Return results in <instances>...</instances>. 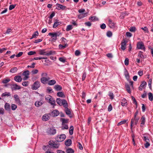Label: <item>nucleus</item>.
<instances>
[{
	"instance_id": "1",
	"label": "nucleus",
	"mask_w": 153,
	"mask_h": 153,
	"mask_svg": "<svg viewBox=\"0 0 153 153\" xmlns=\"http://www.w3.org/2000/svg\"><path fill=\"white\" fill-rule=\"evenodd\" d=\"M107 25L110 28L112 29H117V27L116 25V23L111 20L109 17L107 18Z\"/></svg>"
},
{
	"instance_id": "2",
	"label": "nucleus",
	"mask_w": 153,
	"mask_h": 153,
	"mask_svg": "<svg viewBox=\"0 0 153 153\" xmlns=\"http://www.w3.org/2000/svg\"><path fill=\"white\" fill-rule=\"evenodd\" d=\"M46 132L48 135H52L56 133V130L53 128H50L47 129Z\"/></svg>"
},
{
	"instance_id": "3",
	"label": "nucleus",
	"mask_w": 153,
	"mask_h": 153,
	"mask_svg": "<svg viewBox=\"0 0 153 153\" xmlns=\"http://www.w3.org/2000/svg\"><path fill=\"white\" fill-rule=\"evenodd\" d=\"M66 137V136L65 134H62L60 135H58L57 136L56 140L58 142H62L64 141Z\"/></svg>"
},
{
	"instance_id": "4",
	"label": "nucleus",
	"mask_w": 153,
	"mask_h": 153,
	"mask_svg": "<svg viewBox=\"0 0 153 153\" xmlns=\"http://www.w3.org/2000/svg\"><path fill=\"white\" fill-rule=\"evenodd\" d=\"M40 86V83L39 81H36L32 86V89L33 90H36L39 88Z\"/></svg>"
},
{
	"instance_id": "5",
	"label": "nucleus",
	"mask_w": 153,
	"mask_h": 153,
	"mask_svg": "<svg viewBox=\"0 0 153 153\" xmlns=\"http://www.w3.org/2000/svg\"><path fill=\"white\" fill-rule=\"evenodd\" d=\"M137 48L139 49L143 50L144 51H145V48L144 43L142 41L139 42L137 43Z\"/></svg>"
},
{
	"instance_id": "6",
	"label": "nucleus",
	"mask_w": 153,
	"mask_h": 153,
	"mask_svg": "<svg viewBox=\"0 0 153 153\" xmlns=\"http://www.w3.org/2000/svg\"><path fill=\"white\" fill-rule=\"evenodd\" d=\"M50 78L48 77H41L40 78V81L42 83L44 84H45L48 83L49 80L50 79Z\"/></svg>"
},
{
	"instance_id": "7",
	"label": "nucleus",
	"mask_w": 153,
	"mask_h": 153,
	"mask_svg": "<svg viewBox=\"0 0 153 153\" xmlns=\"http://www.w3.org/2000/svg\"><path fill=\"white\" fill-rule=\"evenodd\" d=\"M11 88L12 90L13 91L20 89L21 87L16 84H13L11 85Z\"/></svg>"
},
{
	"instance_id": "8",
	"label": "nucleus",
	"mask_w": 153,
	"mask_h": 153,
	"mask_svg": "<svg viewBox=\"0 0 153 153\" xmlns=\"http://www.w3.org/2000/svg\"><path fill=\"white\" fill-rule=\"evenodd\" d=\"M139 120V117H137V118L135 119H131V125L130 127L131 128L132 130V128L133 127V125L134 123V121H135L134 124L135 125H136L138 122V120Z\"/></svg>"
},
{
	"instance_id": "9",
	"label": "nucleus",
	"mask_w": 153,
	"mask_h": 153,
	"mask_svg": "<svg viewBox=\"0 0 153 153\" xmlns=\"http://www.w3.org/2000/svg\"><path fill=\"white\" fill-rule=\"evenodd\" d=\"M29 71L28 70L25 71L23 72L22 74L25 76L23 78L24 80H27L29 77Z\"/></svg>"
},
{
	"instance_id": "10",
	"label": "nucleus",
	"mask_w": 153,
	"mask_h": 153,
	"mask_svg": "<svg viewBox=\"0 0 153 153\" xmlns=\"http://www.w3.org/2000/svg\"><path fill=\"white\" fill-rule=\"evenodd\" d=\"M127 41H126L124 39H123L121 43V49L123 51L125 50L126 49V44Z\"/></svg>"
},
{
	"instance_id": "11",
	"label": "nucleus",
	"mask_w": 153,
	"mask_h": 153,
	"mask_svg": "<svg viewBox=\"0 0 153 153\" xmlns=\"http://www.w3.org/2000/svg\"><path fill=\"white\" fill-rule=\"evenodd\" d=\"M15 100L16 103L19 105L21 104V101L18 96L17 94H15L14 96Z\"/></svg>"
},
{
	"instance_id": "12",
	"label": "nucleus",
	"mask_w": 153,
	"mask_h": 153,
	"mask_svg": "<svg viewBox=\"0 0 153 153\" xmlns=\"http://www.w3.org/2000/svg\"><path fill=\"white\" fill-rule=\"evenodd\" d=\"M140 120L141 123H140V126L141 127H143L146 122V118L144 115H143L142 116L140 119Z\"/></svg>"
},
{
	"instance_id": "13",
	"label": "nucleus",
	"mask_w": 153,
	"mask_h": 153,
	"mask_svg": "<svg viewBox=\"0 0 153 153\" xmlns=\"http://www.w3.org/2000/svg\"><path fill=\"white\" fill-rule=\"evenodd\" d=\"M48 35L51 36V37L53 38V39L54 40L56 39L57 36H59V35H58L57 33H49Z\"/></svg>"
},
{
	"instance_id": "14",
	"label": "nucleus",
	"mask_w": 153,
	"mask_h": 153,
	"mask_svg": "<svg viewBox=\"0 0 153 153\" xmlns=\"http://www.w3.org/2000/svg\"><path fill=\"white\" fill-rule=\"evenodd\" d=\"M56 5L57 6L56 7V9H58V10H63L65 9L66 8V7L63 5L62 4H59L57 3L56 4Z\"/></svg>"
},
{
	"instance_id": "15",
	"label": "nucleus",
	"mask_w": 153,
	"mask_h": 153,
	"mask_svg": "<svg viewBox=\"0 0 153 153\" xmlns=\"http://www.w3.org/2000/svg\"><path fill=\"white\" fill-rule=\"evenodd\" d=\"M48 102L50 103L51 105H53V108H54V106H55V100L52 98V97L48 101Z\"/></svg>"
},
{
	"instance_id": "16",
	"label": "nucleus",
	"mask_w": 153,
	"mask_h": 153,
	"mask_svg": "<svg viewBox=\"0 0 153 153\" xmlns=\"http://www.w3.org/2000/svg\"><path fill=\"white\" fill-rule=\"evenodd\" d=\"M14 79L17 82H20L22 81V79L20 76L17 75L14 77Z\"/></svg>"
},
{
	"instance_id": "17",
	"label": "nucleus",
	"mask_w": 153,
	"mask_h": 153,
	"mask_svg": "<svg viewBox=\"0 0 153 153\" xmlns=\"http://www.w3.org/2000/svg\"><path fill=\"white\" fill-rule=\"evenodd\" d=\"M59 114V111L57 110H53L51 114V115L53 117L57 116Z\"/></svg>"
},
{
	"instance_id": "18",
	"label": "nucleus",
	"mask_w": 153,
	"mask_h": 153,
	"mask_svg": "<svg viewBox=\"0 0 153 153\" xmlns=\"http://www.w3.org/2000/svg\"><path fill=\"white\" fill-rule=\"evenodd\" d=\"M4 108L6 110L10 111V106L8 103H6L4 105Z\"/></svg>"
},
{
	"instance_id": "19",
	"label": "nucleus",
	"mask_w": 153,
	"mask_h": 153,
	"mask_svg": "<svg viewBox=\"0 0 153 153\" xmlns=\"http://www.w3.org/2000/svg\"><path fill=\"white\" fill-rule=\"evenodd\" d=\"M39 54L40 55L47 56V53L45 51V49L39 50Z\"/></svg>"
},
{
	"instance_id": "20",
	"label": "nucleus",
	"mask_w": 153,
	"mask_h": 153,
	"mask_svg": "<svg viewBox=\"0 0 153 153\" xmlns=\"http://www.w3.org/2000/svg\"><path fill=\"white\" fill-rule=\"evenodd\" d=\"M49 144L51 146L57 149L59 148V145L57 143H55L54 142L52 143L50 142Z\"/></svg>"
},
{
	"instance_id": "21",
	"label": "nucleus",
	"mask_w": 153,
	"mask_h": 153,
	"mask_svg": "<svg viewBox=\"0 0 153 153\" xmlns=\"http://www.w3.org/2000/svg\"><path fill=\"white\" fill-rule=\"evenodd\" d=\"M72 143V141L70 139L66 140L65 142V144L67 146H70Z\"/></svg>"
},
{
	"instance_id": "22",
	"label": "nucleus",
	"mask_w": 153,
	"mask_h": 153,
	"mask_svg": "<svg viewBox=\"0 0 153 153\" xmlns=\"http://www.w3.org/2000/svg\"><path fill=\"white\" fill-rule=\"evenodd\" d=\"M56 83V81L54 79L49 80L48 82V84L50 85H52L55 84Z\"/></svg>"
},
{
	"instance_id": "23",
	"label": "nucleus",
	"mask_w": 153,
	"mask_h": 153,
	"mask_svg": "<svg viewBox=\"0 0 153 153\" xmlns=\"http://www.w3.org/2000/svg\"><path fill=\"white\" fill-rule=\"evenodd\" d=\"M61 104H62V105H63L65 108H67L68 107L67 102L65 100H62Z\"/></svg>"
},
{
	"instance_id": "24",
	"label": "nucleus",
	"mask_w": 153,
	"mask_h": 153,
	"mask_svg": "<svg viewBox=\"0 0 153 153\" xmlns=\"http://www.w3.org/2000/svg\"><path fill=\"white\" fill-rule=\"evenodd\" d=\"M122 102H121V104L122 106H124L127 105L128 103L127 100L125 98H123L122 100Z\"/></svg>"
},
{
	"instance_id": "25",
	"label": "nucleus",
	"mask_w": 153,
	"mask_h": 153,
	"mask_svg": "<svg viewBox=\"0 0 153 153\" xmlns=\"http://www.w3.org/2000/svg\"><path fill=\"white\" fill-rule=\"evenodd\" d=\"M54 88L56 91H60L62 89V88L60 85H56L54 86Z\"/></svg>"
},
{
	"instance_id": "26",
	"label": "nucleus",
	"mask_w": 153,
	"mask_h": 153,
	"mask_svg": "<svg viewBox=\"0 0 153 153\" xmlns=\"http://www.w3.org/2000/svg\"><path fill=\"white\" fill-rule=\"evenodd\" d=\"M125 87L127 92L129 94H131V91L130 86L128 84H126L125 85Z\"/></svg>"
},
{
	"instance_id": "27",
	"label": "nucleus",
	"mask_w": 153,
	"mask_h": 153,
	"mask_svg": "<svg viewBox=\"0 0 153 153\" xmlns=\"http://www.w3.org/2000/svg\"><path fill=\"white\" fill-rule=\"evenodd\" d=\"M57 95L59 97L65 98V96L63 92H59L57 93Z\"/></svg>"
},
{
	"instance_id": "28",
	"label": "nucleus",
	"mask_w": 153,
	"mask_h": 153,
	"mask_svg": "<svg viewBox=\"0 0 153 153\" xmlns=\"http://www.w3.org/2000/svg\"><path fill=\"white\" fill-rule=\"evenodd\" d=\"M143 52L141 51H139L138 53V57L141 59H144V57L143 54Z\"/></svg>"
},
{
	"instance_id": "29",
	"label": "nucleus",
	"mask_w": 153,
	"mask_h": 153,
	"mask_svg": "<svg viewBox=\"0 0 153 153\" xmlns=\"http://www.w3.org/2000/svg\"><path fill=\"white\" fill-rule=\"evenodd\" d=\"M60 121L62 122V124H65L67 123L68 122V120L67 119L61 118Z\"/></svg>"
},
{
	"instance_id": "30",
	"label": "nucleus",
	"mask_w": 153,
	"mask_h": 153,
	"mask_svg": "<svg viewBox=\"0 0 153 153\" xmlns=\"http://www.w3.org/2000/svg\"><path fill=\"white\" fill-rule=\"evenodd\" d=\"M61 22H55L54 23V24L53 25V28H55L56 27L59 25L61 24Z\"/></svg>"
},
{
	"instance_id": "31",
	"label": "nucleus",
	"mask_w": 153,
	"mask_h": 153,
	"mask_svg": "<svg viewBox=\"0 0 153 153\" xmlns=\"http://www.w3.org/2000/svg\"><path fill=\"white\" fill-rule=\"evenodd\" d=\"M149 99L150 101H152L153 100V94L149 92L148 93Z\"/></svg>"
},
{
	"instance_id": "32",
	"label": "nucleus",
	"mask_w": 153,
	"mask_h": 153,
	"mask_svg": "<svg viewBox=\"0 0 153 153\" xmlns=\"http://www.w3.org/2000/svg\"><path fill=\"white\" fill-rule=\"evenodd\" d=\"M43 104V103L41 102L36 101L35 102V105L36 106L38 107L42 105Z\"/></svg>"
},
{
	"instance_id": "33",
	"label": "nucleus",
	"mask_w": 153,
	"mask_h": 153,
	"mask_svg": "<svg viewBox=\"0 0 153 153\" xmlns=\"http://www.w3.org/2000/svg\"><path fill=\"white\" fill-rule=\"evenodd\" d=\"M107 36L108 37H111L113 35L111 31H108L106 33Z\"/></svg>"
},
{
	"instance_id": "34",
	"label": "nucleus",
	"mask_w": 153,
	"mask_h": 153,
	"mask_svg": "<svg viewBox=\"0 0 153 153\" xmlns=\"http://www.w3.org/2000/svg\"><path fill=\"white\" fill-rule=\"evenodd\" d=\"M106 56L110 59H111L113 57V55L111 53H108L107 54Z\"/></svg>"
},
{
	"instance_id": "35",
	"label": "nucleus",
	"mask_w": 153,
	"mask_h": 153,
	"mask_svg": "<svg viewBox=\"0 0 153 153\" xmlns=\"http://www.w3.org/2000/svg\"><path fill=\"white\" fill-rule=\"evenodd\" d=\"M48 116L46 114L44 115L42 117V120L43 121H46L48 120Z\"/></svg>"
},
{
	"instance_id": "36",
	"label": "nucleus",
	"mask_w": 153,
	"mask_h": 153,
	"mask_svg": "<svg viewBox=\"0 0 153 153\" xmlns=\"http://www.w3.org/2000/svg\"><path fill=\"white\" fill-rule=\"evenodd\" d=\"M129 30L131 32H134L136 30V28L135 27L133 26L131 27Z\"/></svg>"
},
{
	"instance_id": "37",
	"label": "nucleus",
	"mask_w": 153,
	"mask_h": 153,
	"mask_svg": "<svg viewBox=\"0 0 153 153\" xmlns=\"http://www.w3.org/2000/svg\"><path fill=\"white\" fill-rule=\"evenodd\" d=\"M11 94H10V92H5L4 93H3L2 94L1 96L2 97H5L6 96H11Z\"/></svg>"
},
{
	"instance_id": "38",
	"label": "nucleus",
	"mask_w": 153,
	"mask_h": 153,
	"mask_svg": "<svg viewBox=\"0 0 153 153\" xmlns=\"http://www.w3.org/2000/svg\"><path fill=\"white\" fill-rule=\"evenodd\" d=\"M74 127L73 126H71L69 129V134L70 135H72L73 133Z\"/></svg>"
},
{
	"instance_id": "39",
	"label": "nucleus",
	"mask_w": 153,
	"mask_h": 153,
	"mask_svg": "<svg viewBox=\"0 0 153 153\" xmlns=\"http://www.w3.org/2000/svg\"><path fill=\"white\" fill-rule=\"evenodd\" d=\"M62 101V100L60 98H57L56 100V102L60 106L62 105V104H61Z\"/></svg>"
},
{
	"instance_id": "40",
	"label": "nucleus",
	"mask_w": 153,
	"mask_h": 153,
	"mask_svg": "<svg viewBox=\"0 0 153 153\" xmlns=\"http://www.w3.org/2000/svg\"><path fill=\"white\" fill-rule=\"evenodd\" d=\"M131 98L132 100L133 101V103L136 105V108H137V102L135 98L132 96H131Z\"/></svg>"
},
{
	"instance_id": "41",
	"label": "nucleus",
	"mask_w": 153,
	"mask_h": 153,
	"mask_svg": "<svg viewBox=\"0 0 153 153\" xmlns=\"http://www.w3.org/2000/svg\"><path fill=\"white\" fill-rule=\"evenodd\" d=\"M67 45L65 44V45H63L61 44H59V47L60 49H63L66 47Z\"/></svg>"
},
{
	"instance_id": "42",
	"label": "nucleus",
	"mask_w": 153,
	"mask_h": 153,
	"mask_svg": "<svg viewBox=\"0 0 153 153\" xmlns=\"http://www.w3.org/2000/svg\"><path fill=\"white\" fill-rule=\"evenodd\" d=\"M89 20H90L92 21H95L98 20V19L96 16H92L89 18Z\"/></svg>"
},
{
	"instance_id": "43",
	"label": "nucleus",
	"mask_w": 153,
	"mask_h": 153,
	"mask_svg": "<svg viewBox=\"0 0 153 153\" xmlns=\"http://www.w3.org/2000/svg\"><path fill=\"white\" fill-rule=\"evenodd\" d=\"M62 129H67L68 128V125L66 124H62Z\"/></svg>"
},
{
	"instance_id": "44",
	"label": "nucleus",
	"mask_w": 153,
	"mask_h": 153,
	"mask_svg": "<svg viewBox=\"0 0 153 153\" xmlns=\"http://www.w3.org/2000/svg\"><path fill=\"white\" fill-rule=\"evenodd\" d=\"M73 29L72 26L71 25H69L66 28V31H69Z\"/></svg>"
},
{
	"instance_id": "45",
	"label": "nucleus",
	"mask_w": 153,
	"mask_h": 153,
	"mask_svg": "<svg viewBox=\"0 0 153 153\" xmlns=\"http://www.w3.org/2000/svg\"><path fill=\"white\" fill-rule=\"evenodd\" d=\"M66 109L65 110L66 114L68 115H70L71 114V112L70 110L67 107L65 108Z\"/></svg>"
},
{
	"instance_id": "46",
	"label": "nucleus",
	"mask_w": 153,
	"mask_h": 153,
	"mask_svg": "<svg viewBox=\"0 0 153 153\" xmlns=\"http://www.w3.org/2000/svg\"><path fill=\"white\" fill-rule=\"evenodd\" d=\"M39 35L38 32L37 31H36L33 34L32 37L30 38V39H32L34 38H35L36 36H38Z\"/></svg>"
},
{
	"instance_id": "47",
	"label": "nucleus",
	"mask_w": 153,
	"mask_h": 153,
	"mask_svg": "<svg viewBox=\"0 0 153 153\" xmlns=\"http://www.w3.org/2000/svg\"><path fill=\"white\" fill-rule=\"evenodd\" d=\"M66 152L67 153H73L74 151L71 148H68L67 149Z\"/></svg>"
},
{
	"instance_id": "48",
	"label": "nucleus",
	"mask_w": 153,
	"mask_h": 153,
	"mask_svg": "<svg viewBox=\"0 0 153 153\" xmlns=\"http://www.w3.org/2000/svg\"><path fill=\"white\" fill-rule=\"evenodd\" d=\"M17 70V68L16 67H14L12 68L10 70V72L14 73L16 72Z\"/></svg>"
},
{
	"instance_id": "49",
	"label": "nucleus",
	"mask_w": 153,
	"mask_h": 153,
	"mask_svg": "<svg viewBox=\"0 0 153 153\" xmlns=\"http://www.w3.org/2000/svg\"><path fill=\"white\" fill-rule=\"evenodd\" d=\"M47 56H50L51 55H53L55 54V52L54 51H51L49 52L48 53H47Z\"/></svg>"
},
{
	"instance_id": "50",
	"label": "nucleus",
	"mask_w": 153,
	"mask_h": 153,
	"mask_svg": "<svg viewBox=\"0 0 153 153\" xmlns=\"http://www.w3.org/2000/svg\"><path fill=\"white\" fill-rule=\"evenodd\" d=\"M127 120H124L122 121H120V122H119L117 124V126H119L122 124H125Z\"/></svg>"
},
{
	"instance_id": "51",
	"label": "nucleus",
	"mask_w": 153,
	"mask_h": 153,
	"mask_svg": "<svg viewBox=\"0 0 153 153\" xmlns=\"http://www.w3.org/2000/svg\"><path fill=\"white\" fill-rule=\"evenodd\" d=\"M146 85V83L145 81H143L142 82V83L140 86V87H142L143 88H145L144 87Z\"/></svg>"
},
{
	"instance_id": "52",
	"label": "nucleus",
	"mask_w": 153,
	"mask_h": 153,
	"mask_svg": "<svg viewBox=\"0 0 153 153\" xmlns=\"http://www.w3.org/2000/svg\"><path fill=\"white\" fill-rule=\"evenodd\" d=\"M52 97V96L50 95H47L45 96V98L46 100L48 101Z\"/></svg>"
},
{
	"instance_id": "53",
	"label": "nucleus",
	"mask_w": 153,
	"mask_h": 153,
	"mask_svg": "<svg viewBox=\"0 0 153 153\" xmlns=\"http://www.w3.org/2000/svg\"><path fill=\"white\" fill-rule=\"evenodd\" d=\"M108 95L109 96V97H110V98L111 100H112L114 99V96L112 92H110L109 93Z\"/></svg>"
},
{
	"instance_id": "54",
	"label": "nucleus",
	"mask_w": 153,
	"mask_h": 153,
	"mask_svg": "<svg viewBox=\"0 0 153 153\" xmlns=\"http://www.w3.org/2000/svg\"><path fill=\"white\" fill-rule=\"evenodd\" d=\"M113 107L111 104H110L108 107V111L109 112L111 111Z\"/></svg>"
},
{
	"instance_id": "55",
	"label": "nucleus",
	"mask_w": 153,
	"mask_h": 153,
	"mask_svg": "<svg viewBox=\"0 0 153 153\" xmlns=\"http://www.w3.org/2000/svg\"><path fill=\"white\" fill-rule=\"evenodd\" d=\"M11 108L13 110H15L17 108V106L15 104H12L11 105Z\"/></svg>"
},
{
	"instance_id": "56",
	"label": "nucleus",
	"mask_w": 153,
	"mask_h": 153,
	"mask_svg": "<svg viewBox=\"0 0 153 153\" xmlns=\"http://www.w3.org/2000/svg\"><path fill=\"white\" fill-rule=\"evenodd\" d=\"M125 64L126 65H128L129 64V59L128 58H126L124 61Z\"/></svg>"
},
{
	"instance_id": "57",
	"label": "nucleus",
	"mask_w": 153,
	"mask_h": 153,
	"mask_svg": "<svg viewBox=\"0 0 153 153\" xmlns=\"http://www.w3.org/2000/svg\"><path fill=\"white\" fill-rule=\"evenodd\" d=\"M29 83L28 81H25L22 83V85L24 86H27L28 85Z\"/></svg>"
},
{
	"instance_id": "58",
	"label": "nucleus",
	"mask_w": 153,
	"mask_h": 153,
	"mask_svg": "<svg viewBox=\"0 0 153 153\" xmlns=\"http://www.w3.org/2000/svg\"><path fill=\"white\" fill-rule=\"evenodd\" d=\"M10 81V79H4L2 81V82L3 83L6 84L9 82Z\"/></svg>"
},
{
	"instance_id": "59",
	"label": "nucleus",
	"mask_w": 153,
	"mask_h": 153,
	"mask_svg": "<svg viewBox=\"0 0 153 153\" xmlns=\"http://www.w3.org/2000/svg\"><path fill=\"white\" fill-rule=\"evenodd\" d=\"M36 53V52L35 51H30L29 52L27 53V54L28 55H34Z\"/></svg>"
},
{
	"instance_id": "60",
	"label": "nucleus",
	"mask_w": 153,
	"mask_h": 153,
	"mask_svg": "<svg viewBox=\"0 0 153 153\" xmlns=\"http://www.w3.org/2000/svg\"><path fill=\"white\" fill-rule=\"evenodd\" d=\"M16 6V4H11L10 5L9 7V9L10 10H11L13 9L14 8H15Z\"/></svg>"
},
{
	"instance_id": "61",
	"label": "nucleus",
	"mask_w": 153,
	"mask_h": 153,
	"mask_svg": "<svg viewBox=\"0 0 153 153\" xmlns=\"http://www.w3.org/2000/svg\"><path fill=\"white\" fill-rule=\"evenodd\" d=\"M12 31V30L11 28H8L6 31L4 33L5 34H9Z\"/></svg>"
},
{
	"instance_id": "62",
	"label": "nucleus",
	"mask_w": 153,
	"mask_h": 153,
	"mask_svg": "<svg viewBox=\"0 0 153 153\" xmlns=\"http://www.w3.org/2000/svg\"><path fill=\"white\" fill-rule=\"evenodd\" d=\"M47 73L45 72L42 73L41 74L42 77H47Z\"/></svg>"
},
{
	"instance_id": "63",
	"label": "nucleus",
	"mask_w": 153,
	"mask_h": 153,
	"mask_svg": "<svg viewBox=\"0 0 153 153\" xmlns=\"http://www.w3.org/2000/svg\"><path fill=\"white\" fill-rule=\"evenodd\" d=\"M59 59L60 62L63 63H64L66 61L65 59L63 57H59Z\"/></svg>"
},
{
	"instance_id": "64",
	"label": "nucleus",
	"mask_w": 153,
	"mask_h": 153,
	"mask_svg": "<svg viewBox=\"0 0 153 153\" xmlns=\"http://www.w3.org/2000/svg\"><path fill=\"white\" fill-rule=\"evenodd\" d=\"M143 138L144 140L146 142H148L149 141V138L147 137L146 136H143Z\"/></svg>"
}]
</instances>
